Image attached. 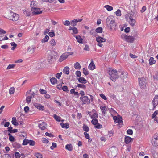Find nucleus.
<instances>
[{
  "instance_id": "39",
  "label": "nucleus",
  "mask_w": 158,
  "mask_h": 158,
  "mask_svg": "<svg viewBox=\"0 0 158 158\" xmlns=\"http://www.w3.org/2000/svg\"><path fill=\"white\" fill-rule=\"evenodd\" d=\"M32 96H28L26 98V102L28 103H29L31 101Z\"/></svg>"
},
{
  "instance_id": "44",
  "label": "nucleus",
  "mask_w": 158,
  "mask_h": 158,
  "mask_svg": "<svg viewBox=\"0 0 158 158\" xmlns=\"http://www.w3.org/2000/svg\"><path fill=\"white\" fill-rule=\"evenodd\" d=\"M63 23L65 26H69L70 25V22L68 20H66L63 22Z\"/></svg>"
},
{
  "instance_id": "56",
  "label": "nucleus",
  "mask_w": 158,
  "mask_h": 158,
  "mask_svg": "<svg viewBox=\"0 0 158 158\" xmlns=\"http://www.w3.org/2000/svg\"><path fill=\"white\" fill-rule=\"evenodd\" d=\"M36 157L37 158H42V154L39 153H37L35 154Z\"/></svg>"
},
{
  "instance_id": "26",
  "label": "nucleus",
  "mask_w": 158,
  "mask_h": 158,
  "mask_svg": "<svg viewBox=\"0 0 158 158\" xmlns=\"http://www.w3.org/2000/svg\"><path fill=\"white\" fill-rule=\"evenodd\" d=\"M74 67L75 69L79 70L81 68L80 64L78 62H76L74 64Z\"/></svg>"
},
{
  "instance_id": "10",
  "label": "nucleus",
  "mask_w": 158,
  "mask_h": 158,
  "mask_svg": "<svg viewBox=\"0 0 158 158\" xmlns=\"http://www.w3.org/2000/svg\"><path fill=\"white\" fill-rule=\"evenodd\" d=\"M113 119L115 123H120L122 122V117L119 115L113 117Z\"/></svg>"
},
{
  "instance_id": "38",
  "label": "nucleus",
  "mask_w": 158,
  "mask_h": 158,
  "mask_svg": "<svg viewBox=\"0 0 158 158\" xmlns=\"http://www.w3.org/2000/svg\"><path fill=\"white\" fill-rule=\"evenodd\" d=\"M98 122L97 119H93L91 121V123L93 125H96Z\"/></svg>"
},
{
  "instance_id": "41",
  "label": "nucleus",
  "mask_w": 158,
  "mask_h": 158,
  "mask_svg": "<svg viewBox=\"0 0 158 158\" xmlns=\"http://www.w3.org/2000/svg\"><path fill=\"white\" fill-rule=\"evenodd\" d=\"M115 14L117 16H120L121 15V10L119 9H118L115 12Z\"/></svg>"
},
{
  "instance_id": "3",
  "label": "nucleus",
  "mask_w": 158,
  "mask_h": 158,
  "mask_svg": "<svg viewBox=\"0 0 158 158\" xmlns=\"http://www.w3.org/2000/svg\"><path fill=\"white\" fill-rule=\"evenodd\" d=\"M8 19L13 21H17L19 18V15L18 14L13 12L12 11H9L8 15Z\"/></svg>"
},
{
  "instance_id": "31",
  "label": "nucleus",
  "mask_w": 158,
  "mask_h": 158,
  "mask_svg": "<svg viewBox=\"0 0 158 158\" xmlns=\"http://www.w3.org/2000/svg\"><path fill=\"white\" fill-rule=\"evenodd\" d=\"M83 130L85 131L84 132H87L89 131V128L85 124H84L83 127Z\"/></svg>"
},
{
  "instance_id": "14",
  "label": "nucleus",
  "mask_w": 158,
  "mask_h": 158,
  "mask_svg": "<svg viewBox=\"0 0 158 158\" xmlns=\"http://www.w3.org/2000/svg\"><path fill=\"white\" fill-rule=\"evenodd\" d=\"M68 58V55L65 53H63L60 57L59 61L61 62Z\"/></svg>"
},
{
  "instance_id": "25",
  "label": "nucleus",
  "mask_w": 158,
  "mask_h": 158,
  "mask_svg": "<svg viewBox=\"0 0 158 158\" xmlns=\"http://www.w3.org/2000/svg\"><path fill=\"white\" fill-rule=\"evenodd\" d=\"M78 81L82 83L85 84L87 82V80L83 77H80L78 79Z\"/></svg>"
},
{
  "instance_id": "48",
  "label": "nucleus",
  "mask_w": 158,
  "mask_h": 158,
  "mask_svg": "<svg viewBox=\"0 0 158 158\" xmlns=\"http://www.w3.org/2000/svg\"><path fill=\"white\" fill-rule=\"evenodd\" d=\"M15 65V64H9L7 67V69H13L14 68Z\"/></svg>"
},
{
  "instance_id": "50",
  "label": "nucleus",
  "mask_w": 158,
  "mask_h": 158,
  "mask_svg": "<svg viewBox=\"0 0 158 158\" xmlns=\"http://www.w3.org/2000/svg\"><path fill=\"white\" fill-rule=\"evenodd\" d=\"M127 134L128 135H132L133 134V131L132 130L129 129L127 131Z\"/></svg>"
},
{
  "instance_id": "7",
  "label": "nucleus",
  "mask_w": 158,
  "mask_h": 158,
  "mask_svg": "<svg viewBox=\"0 0 158 158\" xmlns=\"http://www.w3.org/2000/svg\"><path fill=\"white\" fill-rule=\"evenodd\" d=\"M80 99L82 102V104H88L90 102V100L87 96L81 97L80 98Z\"/></svg>"
},
{
  "instance_id": "6",
  "label": "nucleus",
  "mask_w": 158,
  "mask_h": 158,
  "mask_svg": "<svg viewBox=\"0 0 158 158\" xmlns=\"http://www.w3.org/2000/svg\"><path fill=\"white\" fill-rule=\"evenodd\" d=\"M139 85L141 88H144L146 86V79L144 77L139 78Z\"/></svg>"
},
{
  "instance_id": "62",
  "label": "nucleus",
  "mask_w": 158,
  "mask_h": 158,
  "mask_svg": "<svg viewBox=\"0 0 158 158\" xmlns=\"http://www.w3.org/2000/svg\"><path fill=\"white\" fill-rule=\"evenodd\" d=\"M100 96L104 100H106L107 98L103 94H100Z\"/></svg>"
},
{
  "instance_id": "9",
  "label": "nucleus",
  "mask_w": 158,
  "mask_h": 158,
  "mask_svg": "<svg viewBox=\"0 0 158 158\" xmlns=\"http://www.w3.org/2000/svg\"><path fill=\"white\" fill-rule=\"evenodd\" d=\"M38 127L42 130H44L46 128V124L43 121H40L38 124Z\"/></svg>"
},
{
  "instance_id": "52",
  "label": "nucleus",
  "mask_w": 158,
  "mask_h": 158,
  "mask_svg": "<svg viewBox=\"0 0 158 158\" xmlns=\"http://www.w3.org/2000/svg\"><path fill=\"white\" fill-rule=\"evenodd\" d=\"M158 114V110L155 111L152 115V117H156V115Z\"/></svg>"
},
{
  "instance_id": "5",
  "label": "nucleus",
  "mask_w": 158,
  "mask_h": 158,
  "mask_svg": "<svg viewBox=\"0 0 158 158\" xmlns=\"http://www.w3.org/2000/svg\"><path fill=\"white\" fill-rule=\"evenodd\" d=\"M121 37L123 40L130 43H132L135 40V38L133 37L128 36L126 34L122 35L121 36Z\"/></svg>"
},
{
  "instance_id": "4",
  "label": "nucleus",
  "mask_w": 158,
  "mask_h": 158,
  "mask_svg": "<svg viewBox=\"0 0 158 158\" xmlns=\"http://www.w3.org/2000/svg\"><path fill=\"white\" fill-rule=\"evenodd\" d=\"M125 18L127 20H129L128 22L129 24L132 26H134L135 23V20L133 19L130 13H127L125 15Z\"/></svg>"
},
{
  "instance_id": "16",
  "label": "nucleus",
  "mask_w": 158,
  "mask_h": 158,
  "mask_svg": "<svg viewBox=\"0 0 158 158\" xmlns=\"http://www.w3.org/2000/svg\"><path fill=\"white\" fill-rule=\"evenodd\" d=\"M96 40L98 42L102 43L106 41V39L100 36H98L96 38Z\"/></svg>"
},
{
  "instance_id": "64",
  "label": "nucleus",
  "mask_w": 158,
  "mask_h": 158,
  "mask_svg": "<svg viewBox=\"0 0 158 158\" xmlns=\"http://www.w3.org/2000/svg\"><path fill=\"white\" fill-rule=\"evenodd\" d=\"M70 24L73 26H74L76 25V23L73 20H72L70 22Z\"/></svg>"
},
{
  "instance_id": "32",
  "label": "nucleus",
  "mask_w": 158,
  "mask_h": 158,
  "mask_svg": "<svg viewBox=\"0 0 158 158\" xmlns=\"http://www.w3.org/2000/svg\"><path fill=\"white\" fill-rule=\"evenodd\" d=\"M49 37L48 35H46L45 37L42 40V43H45L47 42L49 40Z\"/></svg>"
},
{
  "instance_id": "51",
  "label": "nucleus",
  "mask_w": 158,
  "mask_h": 158,
  "mask_svg": "<svg viewBox=\"0 0 158 158\" xmlns=\"http://www.w3.org/2000/svg\"><path fill=\"white\" fill-rule=\"evenodd\" d=\"M75 74L77 77H79L81 75V73L79 71H76Z\"/></svg>"
},
{
  "instance_id": "17",
  "label": "nucleus",
  "mask_w": 158,
  "mask_h": 158,
  "mask_svg": "<svg viewBox=\"0 0 158 158\" xmlns=\"http://www.w3.org/2000/svg\"><path fill=\"white\" fill-rule=\"evenodd\" d=\"M95 65L94 64L93 61L92 60L91 63L88 66V69L90 70H93L95 68Z\"/></svg>"
},
{
  "instance_id": "13",
  "label": "nucleus",
  "mask_w": 158,
  "mask_h": 158,
  "mask_svg": "<svg viewBox=\"0 0 158 158\" xmlns=\"http://www.w3.org/2000/svg\"><path fill=\"white\" fill-rule=\"evenodd\" d=\"M34 106L37 109L41 110H43L44 109V106L38 103L34 104Z\"/></svg>"
},
{
  "instance_id": "57",
  "label": "nucleus",
  "mask_w": 158,
  "mask_h": 158,
  "mask_svg": "<svg viewBox=\"0 0 158 158\" xmlns=\"http://www.w3.org/2000/svg\"><path fill=\"white\" fill-rule=\"evenodd\" d=\"M15 157L16 158H20V155L18 152H16L15 153Z\"/></svg>"
},
{
  "instance_id": "36",
  "label": "nucleus",
  "mask_w": 158,
  "mask_h": 158,
  "mask_svg": "<svg viewBox=\"0 0 158 158\" xmlns=\"http://www.w3.org/2000/svg\"><path fill=\"white\" fill-rule=\"evenodd\" d=\"M9 136V139L11 142H14L15 141V138L11 135L9 133L8 134Z\"/></svg>"
},
{
  "instance_id": "23",
  "label": "nucleus",
  "mask_w": 158,
  "mask_h": 158,
  "mask_svg": "<svg viewBox=\"0 0 158 158\" xmlns=\"http://www.w3.org/2000/svg\"><path fill=\"white\" fill-rule=\"evenodd\" d=\"M65 148L68 151H71L73 150V148L72 144H69L66 145Z\"/></svg>"
},
{
  "instance_id": "19",
  "label": "nucleus",
  "mask_w": 158,
  "mask_h": 158,
  "mask_svg": "<svg viewBox=\"0 0 158 158\" xmlns=\"http://www.w3.org/2000/svg\"><path fill=\"white\" fill-rule=\"evenodd\" d=\"M37 2L34 1L31 2L30 4V6L32 10L37 7Z\"/></svg>"
},
{
  "instance_id": "61",
  "label": "nucleus",
  "mask_w": 158,
  "mask_h": 158,
  "mask_svg": "<svg viewBox=\"0 0 158 158\" xmlns=\"http://www.w3.org/2000/svg\"><path fill=\"white\" fill-rule=\"evenodd\" d=\"M62 89L64 91L68 92V87L66 86H64L62 88Z\"/></svg>"
},
{
  "instance_id": "28",
  "label": "nucleus",
  "mask_w": 158,
  "mask_h": 158,
  "mask_svg": "<svg viewBox=\"0 0 158 158\" xmlns=\"http://www.w3.org/2000/svg\"><path fill=\"white\" fill-rule=\"evenodd\" d=\"M50 81L52 84L54 85L57 82V80L55 77L51 78Z\"/></svg>"
},
{
  "instance_id": "20",
  "label": "nucleus",
  "mask_w": 158,
  "mask_h": 158,
  "mask_svg": "<svg viewBox=\"0 0 158 158\" xmlns=\"http://www.w3.org/2000/svg\"><path fill=\"white\" fill-rule=\"evenodd\" d=\"M77 40V41L79 43H83V39L80 35L74 36Z\"/></svg>"
},
{
  "instance_id": "53",
  "label": "nucleus",
  "mask_w": 158,
  "mask_h": 158,
  "mask_svg": "<svg viewBox=\"0 0 158 158\" xmlns=\"http://www.w3.org/2000/svg\"><path fill=\"white\" fill-rule=\"evenodd\" d=\"M95 126V127L97 129H100L102 127V125L99 124L98 123Z\"/></svg>"
},
{
  "instance_id": "58",
  "label": "nucleus",
  "mask_w": 158,
  "mask_h": 158,
  "mask_svg": "<svg viewBox=\"0 0 158 158\" xmlns=\"http://www.w3.org/2000/svg\"><path fill=\"white\" fill-rule=\"evenodd\" d=\"M73 33L75 34H77L78 32L77 28L75 27H73Z\"/></svg>"
},
{
  "instance_id": "1",
  "label": "nucleus",
  "mask_w": 158,
  "mask_h": 158,
  "mask_svg": "<svg viewBox=\"0 0 158 158\" xmlns=\"http://www.w3.org/2000/svg\"><path fill=\"white\" fill-rule=\"evenodd\" d=\"M108 73H109L110 79L114 81H115L116 79L119 77V76L117 74V71L116 69L110 68Z\"/></svg>"
},
{
  "instance_id": "11",
  "label": "nucleus",
  "mask_w": 158,
  "mask_h": 158,
  "mask_svg": "<svg viewBox=\"0 0 158 158\" xmlns=\"http://www.w3.org/2000/svg\"><path fill=\"white\" fill-rule=\"evenodd\" d=\"M154 108H155L158 104V96H156L152 101Z\"/></svg>"
},
{
  "instance_id": "47",
  "label": "nucleus",
  "mask_w": 158,
  "mask_h": 158,
  "mask_svg": "<svg viewBox=\"0 0 158 158\" xmlns=\"http://www.w3.org/2000/svg\"><path fill=\"white\" fill-rule=\"evenodd\" d=\"M29 140L27 139H25L23 140V142L22 143V144L23 145H27L28 143Z\"/></svg>"
},
{
  "instance_id": "55",
  "label": "nucleus",
  "mask_w": 158,
  "mask_h": 158,
  "mask_svg": "<svg viewBox=\"0 0 158 158\" xmlns=\"http://www.w3.org/2000/svg\"><path fill=\"white\" fill-rule=\"evenodd\" d=\"M42 141L43 143H48L49 141L47 139H46V138H43L42 139Z\"/></svg>"
},
{
  "instance_id": "24",
  "label": "nucleus",
  "mask_w": 158,
  "mask_h": 158,
  "mask_svg": "<svg viewBox=\"0 0 158 158\" xmlns=\"http://www.w3.org/2000/svg\"><path fill=\"white\" fill-rule=\"evenodd\" d=\"M149 64L151 65L154 64L156 63V60L152 57H151L149 60Z\"/></svg>"
},
{
  "instance_id": "35",
  "label": "nucleus",
  "mask_w": 158,
  "mask_h": 158,
  "mask_svg": "<svg viewBox=\"0 0 158 158\" xmlns=\"http://www.w3.org/2000/svg\"><path fill=\"white\" fill-rule=\"evenodd\" d=\"M50 44L52 46H54L56 44V42L55 40L53 39H51L49 41Z\"/></svg>"
},
{
  "instance_id": "12",
  "label": "nucleus",
  "mask_w": 158,
  "mask_h": 158,
  "mask_svg": "<svg viewBox=\"0 0 158 158\" xmlns=\"http://www.w3.org/2000/svg\"><path fill=\"white\" fill-rule=\"evenodd\" d=\"M36 48V47L34 45L30 46L28 47L27 51L31 53H34Z\"/></svg>"
},
{
  "instance_id": "2",
  "label": "nucleus",
  "mask_w": 158,
  "mask_h": 158,
  "mask_svg": "<svg viewBox=\"0 0 158 158\" xmlns=\"http://www.w3.org/2000/svg\"><path fill=\"white\" fill-rule=\"evenodd\" d=\"M106 24L111 29H115L116 25L114 23V19L113 17L109 16L106 20Z\"/></svg>"
},
{
  "instance_id": "37",
  "label": "nucleus",
  "mask_w": 158,
  "mask_h": 158,
  "mask_svg": "<svg viewBox=\"0 0 158 158\" xmlns=\"http://www.w3.org/2000/svg\"><path fill=\"white\" fill-rule=\"evenodd\" d=\"M96 32L99 33H101L102 31V27H99L97 28L96 30Z\"/></svg>"
},
{
  "instance_id": "33",
  "label": "nucleus",
  "mask_w": 158,
  "mask_h": 158,
  "mask_svg": "<svg viewBox=\"0 0 158 158\" xmlns=\"http://www.w3.org/2000/svg\"><path fill=\"white\" fill-rule=\"evenodd\" d=\"M91 118L93 119H97L98 117V114L96 113H94L92 114H90Z\"/></svg>"
},
{
  "instance_id": "40",
  "label": "nucleus",
  "mask_w": 158,
  "mask_h": 158,
  "mask_svg": "<svg viewBox=\"0 0 158 158\" xmlns=\"http://www.w3.org/2000/svg\"><path fill=\"white\" fill-rule=\"evenodd\" d=\"M78 87L85 89L86 88V86L85 85L81 84H78L76 87Z\"/></svg>"
},
{
  "instance_id": "27",
  "label": "nucleus",
  "mask_w": 158,
  "mask_h": 158,
  "mask_svg": "<svg viewBox=\"0 0 158 158\" xmlns=\"http://www.w3.org/2000/svg\"><path fill=\"white\" fill-rule=\"evenodd\" d=\"M60 125L61 126V127L63 128H65L66 129H67L69 128V125L68 123H60Z\"/></svg>"
},
{
  "instance_id": "42",
  "label": "nucleus",
  "mask_w": 158,
  "mask_h": 158,
  "mask_svg": "<svg viewBox=\"0 0 158 158\" xmlns=\"http://www.w3.org/2000/svg\"><path fill=\"white\" fill-rule=\"evenodd\" d=\"M15 92V88L14 87L10 88L9 89V93L10 94H13Z\"/></svg>"
},
{
  "instance_id": "21",
  "label": "nucleus",
  "mask_w": 158,
  "mask_h": 158,
  "mask_svg": "<svg viewBox=\"0 0 158 158\" xmlns=\"http://www.w3.org/2000/svg\"><path fill=\"white\" fill-rule=\"evenodd\" d=\"M69 68L68 67L66 66L64 68L63 70V72L64 73L67 75H68L69 73Z\"/></svg>"
},
{
  "instance_id": "34",
  "label": "nucleus",
  "mask_w": 158,
  "mask_h": 158,
  "mask_svg": "<svg viewBox=\"0 0 158 158\" xmlns=\"http://www.w3.org/2000/svg\"><path fill=\"white\" fill-rule=\"evenodd\" d=\"M53 117L57 121L60 122V121L61 117L56 114L53 115Z\"/></svg>"
},
{
  "instance_id": "29",
  "label": "nucleus",
  "mask_w": 158,
  "mask_h": 158,
  "mask_svg": "<svg viewBox=\"0 0 158 158\" xmlns=\"http://www.w3.org/2000/svg\"><path fill=\"white\" fill-rule=\"evenodd\" d=\"M12 120L11 121L12 123L15 126H17L18 125V123L16 121V119L15 117H13L12 118Z\"/></svg>"
},
{
  "instance_id": "46",
  "label": "nucleus",
  "mask_w": 158,
  "mask_h": 158,
  "mask_svg": "<svg viewBox=\"0 0 158 158\" xmlns=\"http://www.w3.org/2000/svg\"><path fill=\"white\" fill-rule=\"evenodd\" d=\"M28 144L31 146H34L35 144V142L32 140H29L28 141Z\"/></svg>"
},
{
  "instance_id": "60",
  "label": "nucleus",
  "mask_w": 158,
  "mask_h": 158,
  "mask_svg": "<svg viewBox=\"0 0 158 158\" xmlns=\"http://www.w3.org/2000/svg\"><path fill=\"white\" fill-rule=\"evenodd\" d=\"M109 96L110 98L113 99H115L116 98V95L112 94H109Z\"/></svg>"
},
{
  "instance_id": "22",
  "label": "nucleus",
  "mask_w": 158,
  "mask_h": 158,
  "mask_svg": "<svg viewBox=\"0 0 158 158\" xmlns=\"http://www.w3.org/2000/svg\"><path fill=\"white\" fill-rule=\"evenodd\" d=\"M100 109L102 110V114L105 115L106 113V111L107 110L106 106H100Z\"/></svg>"
},
{
  "instance_id": "18",
  "label": "nucleus",
  "mask_w": 158,
  "mask_h": 158,
  "mask_svg": "<svg viewBox=\"0 0 158 158\" xmlns=\"http://www.w3.org/2000/svg\"><path fill=\"white\" fill-rule=\"evenodd\" d=\"M133 139L128 136H126L125 138V142L127 144H129L133 140Z\"/></svg>"
},
{
  "instance_id": "45",
  "label": "nucleus",
  "mask_w": 158,
  "mask_h": 158,
  "mask_svg": "<svg viewBox=\"0 0 158 158\" xmlns=\"http://www.w3.org/2000/svg\"><path fill=\"white\" fill-rule=\"evenodd\" d=\"M49 35L51 37H53L55 35V33L53 30L50 32H49L48 33Z\"/></svg>"
},
{
  "instance_id": "59",
  "label": "nucleus",
  "mask_w": 158,
  "mask_h": 158,
  "mask_svg": "<svg viewBox=\"0 0 158 158\" xmlns=\"http://www.w3.org/2000/svg\"><path fill=\"white\" fill-rule=\"evenodd\" d=\"M39 91L42 94H44L46 93V90H44L42 89H40L39 90Z\"/></svg>"
},
{
  "instance_id": "43",
  "label": "nucleus",
  "mask_w": 158,
  "mask_h": 158,
  "mask_svg": "<svg viewBox=\"0 0 158 158\" xmlns=\"http://www.w3.org/2000/svg\"><path fill=\"white\" fill-rule=\"evenodd\" d=\"M83 73L84 75L86 76L89 74V72L87 71L86 69L83 68Z\"/></svg>"
},
{
  "instance_id": "63",
  "label": "nucleus",
  "mask_w": 158,
  "mask_h": 158,
  "mask_svg": "<svg viewBox=\"0 0 158 158\" xmlns=\"http://www.w3.org/2000/svg\"><path fill=\"white\" fill-rule=\"evenodd\" d=\"M84 134L86 139H89V135L88 133H87V132H84Z\"/></svg>"
},
{
  "instance_id": "49",
  "label": "nucleus",
  "mask_w": 158,
  "mask_h": 158,
  "mask_svg": "<svg viewBox=\"0 0 158 158\" xmlns=\"http://www.w3.org/2000/svg\"><path fill=\"white\" fill-rule=\"evenodd\" d=\"M90 33L93 36H95L96 35V31H94L93 29H92L90 31Z\"/></svg>"
},
{
  "instance_id": "54",
  "label": "nucleus",
  "mask_w": 158,
  "mask_h": 158,
  "mask_svg": "<svg viewBox=\"0 0 158 158\" xmlns=\"http://www.w3.org/2000/svg\"><path fill=\"white\" fill-rule=\"evenodd\" d=\"M56 147V144L55 143H52V145L50 147V148L52 150H53Z\"/></svg>"
},
{
  "instance_id": "30",
  "label": "nucleus",
  "mask_w": 158,
  "mask_h": 158,
  "mask_svg": "<svg viewBox=\"0 0 158 158\" xmlns=\"http://www.w3.org/2000/svg\"><path fill=\"white\" fill-rule=\"evenodd\" d=\"M104 7L108 11H111L113 9L112 7L108 5H105Z\"/></svg>"
},
{
  "instance_id": "15",
  "label": "nucleus",
  "mask_w": 158,
  "mask_h": 158,
  "mask_svg": "<svg viewBox=\"0 0 158 158\" xmlns=\"http://www.w3.org/2000/svg\"><path fill=\"white\" fill-rule=\"evenodd\" d=\"M32 10L33 12L34 15L39 14L42 13V11L40 10V9L37 7L32 9Z\"/></svg>"
},
{
  "instance_id": "8",
  "label": "nucleus",
  "mask_w": 158,
  "mask_h": 158,
  "mask_svg": "<svg viewBox=\"0 0 158 158\" xmlns=\"http://www.w3.org/2000/svg\"><path fill=\"white\" fill-rule=\"evenodd\" d=\"M152 144L155 146L158 145V134H155L152 139Z\"/></svg>"
}]
</instances>
